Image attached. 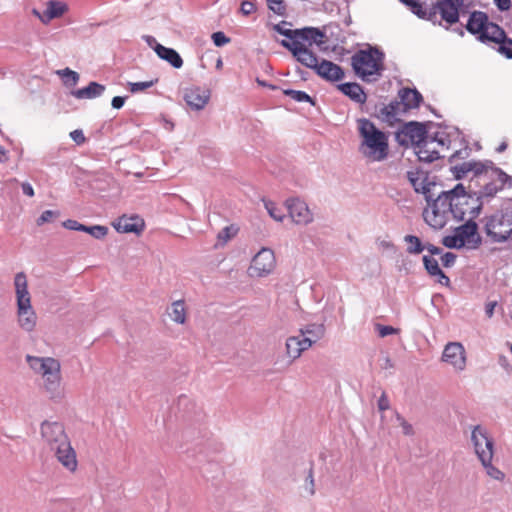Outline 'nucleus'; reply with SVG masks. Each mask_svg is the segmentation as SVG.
Wrapping results in <instances>:
<instances>
[{"label":"nucleus","mask_w":512,"mask_h":512,"mask_svg":"<svg viewBox=\"0 0 512 512\" xmlns=\"http://www.w3.org/2000/svg\"><path fill=\"white\" fill-rule=\"evenodd\" d=\"M502 190V187H498L494 182H489L483 186L478 192H473L476 201L483 200L484 198L494 197L498 191Z\"/></svg>","instance_id":"4c0bfd02"},{"label":"nucleus","mask_w":512,"mask_h":512,"mask_svg":"<svg viewBox=\"0 0 512 512\" xmlns=\"http://www.w3.org/2000/svg\"><path fill=\"white\" fill-rule=\"evenodd\" d=\"M456 201L451 197L447 191H441L435 198L431 206V211L425 209L423 217L425 222L434 230H440L445 227L448 221L449 214H456L461 217L462 213L457 208Z\"/></svg>","instance_id":"7ed1b4c3"},{"label":"nucleus","mask_w":512,"mask_h":512,"mask_svg":"<svg viewBox=\"0 0 512 512\" xmlns=\"http://www.w3.org/2000/svg\"><path fill=\"white\" fill-rule=\"evenodd\" d=\"M434 12L433 17L422 18L423 20H427L432 24H440V21L437 20V14L439 13L441 19L444 20L448 25L456 24L459 21V9L458 4H456L453 0H439L435 4L432 5L429 9H426V13Z\"/></svg>","instance_id":"1a4fd4ad"},{"label":"nucleus","mask_w":512,"mask_h":512,"mask_svg":"<svg viewBox=\"0 0 512 512\" xmlns=\"http://www.w3.org/2000/svg\"><path fill=\"white\" fill-rule=\"evenodd\" d=\"M484 222L483 231L489 238L491 243H505L511 239L512 227L502 231V228L508 226V221L512 219L507 218V215L502 211H497L489 216H485L482 220Z\"/></svg>","instance_id":"0eeeda50"},{"label":"nucleus","mask_w":512,"mask_h":512,"mask_svg":"<svg viewBox=\"0 0 512 512\" xmlns=\"http://www.w3.org/2000/svg\"><path fill=\"white\" fill-rule=\"evenodd\" d=\"M183 98L192 110L199 111L208 103L210 99V91L198 86L186 88Z\"/></svg>","instance_id":"dca6fc26"},{"label":"nucleus","mask_w":512,"mask_h":512,"mask_svg":"<svg viewBox=\"0 0 512 512\" xmlns=\"http://www.w3.org/2000/svg\"><path fill=\"white\" fill-rule=\"evenodd\" d=\"M442 244L446 248H449V249H457V250H459V249L465 248L464 247V243L460 242V240L457 237L455 232L452 235H447V236L443 237Z\"/></svg>","instance_id":"de8ad7c7"},{"label":"nucleus","mask_w":512,"mask_h":512,"mask_svg":"<svg viewBox=\"0 0 512 512\" xmlns=\"http://www.w3.org/2000/svg\"><path fill=\"white\" fill-rule=\"evenodd\" d=\"M465 143L464 149L456 150L449 158L448 162L453 163L457 159H465L470 155V148L468 147V143L463 139Z\"/></svg>","instance_id":"4d7b16f0"},{"label":"nucleus","mask_w":512,"mask_h":512,"mask_svg":"<svg viewBox=\"0 0 512 512\" xmlns=\"http://www.w3.org/2000/svg\"><path fill=\"white\" fill-rule=\"evenodd\" d=\"M172 321L177 324H184L186 321L185 303L183 300L174 301L168 310Z\"/></svg>","instance_id":"2f4dec72"},{"label":"nucleus","mask_w":512,"mask_h":512,"mask_svg":"<svg viewBox=\"0 0 512 512\" xmlns=\"http://www.w3.org/2000/svg\"><path fill=\"white\" fill-rule=\"evenodd\" d=\"M384 53L378 47L360 49L351 57L354 73L365 82H374L384 70Z\"/></svg>","instance_id":"f03ea898"},{"label":"nucleus","mask_w":512,"mask_h":512,"mask_svg":"<svg viewBox=\"0 0 512 512\" xmlns=\"http://www.w3.org/2000/svg\"><path fill=\"white\" fill-rule=\"evenodd\" d=\"M55 456L64 468L70 472H75L78 461L75 450H56Z\"/></svg>","instance_id":"c756f323"},{"label":"nucleus","mask_w":512,"mask_h":512,"mask_svg":"<svg viewBox=\"0 0 512 512\" xmlns=\"http://www.w3.org/2000/svg\"><path fill=\"white\" fill-rule=\"evenodd\" d=\"M328 41L325 30H321L318 27L307 26L298 28L297 40L295 42L307 43L308 46L316 44L320 49H326L324 45Z\"/></svg>","instance_id":"2eb2a0df"},{"label":"nucleus","mask_w":512,"mask_h":512,"mask_svg":"<svg viewBox=\"0 0 512 512\" xmlns=\"http://www.w3.org/2000/svg\"><path fill=\"white\" fill-rule=\"evenodd\" d=\"M468 166L470 168V172L474 173V176H479L485 170H487V164H482L481 161H477V160L468 161Z\"/></svg>","instance_id":"13d9d810"},{"label":"nucleus","mask_w":512,"mask_h":512,"mask_svg":"<svg viewBox=\"0 0 512 512\" xmlns=\"http://www.w3.org/2000/svg\"><path fill=\"white\" fill-rule=\"evenodd\" d=\"M17 297L18 322L22 329L30 332L36 325V314L31 306V298L27 288V278L24 272H19L14 277Z\"/></svg>","instance_id":"20e7f679"},{"label":"nucleus","mask_w":512,"mask_h":512,"mask_svg":"<svg viewBox=\"0 0 512 512\" xmlns=\"http://www.w3.org/2000/svg\"><path fill=\"white\" fill-rule=\"evenodd\" d=\"M59 211L57 210H45L41 213V215L37 219V225L41 226L46 222H49L52 218L59 216Z\"/></svg>","instance_id":"bf43d9fd"},{"label":"nucleus","mask_w":512,"mask_h":512,"mask_svg":"<svg viewBox=\"0 0 512 512\" xmlns=\"http://www.w3.org/2000/svg\"><path fill=\"white\" fill-rule=\"evenodd\" d=\"M395 423L402 428V433L405 436H413L414 429L413 426L406 421V419L397 411H394Z\"/></svg>","instance_id":"49530a36"},{"label":"nucleus","mask_w":512,"mask_h":512,"mask_svg":"<svg viewBox=\"0 0 512 512\" xmlns=\"http://www.w3.org/2000/svg\"><path fill=\"white\" fill-rule=\"evenodd\" d=\"M285 204L294 223L306 225L312 222L313 214L303 200L291 197L286 200Z\"/></svg>","instance_id":"ddd939ff"},{"label":"nucleus","mask_w":512,"mask_h":512,"mask_svg":"<svg viewBox=\"0 0 512 512\" xmlns=\"http://www.w3.org/2000/svg\"><path fill=\"white\" fill-rule=\"evenodd\" d=\"M359 135L362 139L360 152L372 162L385 160L389 154L388 136L369 119L358 120Z\"/></svg>","instance_id":"f257e3e1"},{"label":"nucleus","mask_w":512,"mask_h":512,"mask_svg":"<svg viewBox=\"0 0 512 512\" xmlns=\"http://www.w3.org/2000/svg\"><path fill=\"white\" fill-rule=\"evenodd\" d=\"M157 82L158 79L143 82H128V86L131 93H138L152 87Z\"/></svg>","instance_id":"8fccbe9b"},{"label":"nucleus","mask_w":512,"mask_h":512,"mask_svg":"<svg viewBox=\"0 0 512 512\" xmlns=\"http://www.w3.org/2000/svg\"><path fill=\"white\" fill-rule=\"evenodd\" d=\"M211 39L216 47H223L231 41V39L222 31L214 32L211 35Z\"/></svg>","instance_id":"5fc2aeb1"},{"label":"nucleus","mask_w":512,"mask_h":512,"mask_svg":"<svg viewBox=\"0 0 512 512\" xmlns=\"http://www.w3.org/2000/svg\"><path fill=\"white\" fill-rule=\"evenodd\" d=\"M471 441L474 448H481L483 444L485 448H493V440L488 437L486 430L480 425L475 426L472 430Z\"/></svg>","instance_id":"7c9ffc66"},{"label":"nucleus","mask_w":512,"mask_h":512,"mask_svg":"<svg viewBox=\"0 0 512 512\" xmlns=\"http://www.w3.org/2000/svg\"><path fill=\"white\" fill-rule=\"evenodd\" d=\"M418 174H419V172H412V171L407 172V178H408L409 182L411 183V185L413 186L414 191L416 193H420V191H421L420 186L422 184V181H420Z\"/></svg>","instance_id":"e2e57ef3"},{"label":"nucleus","mask_w":512,"mask_h":512,"mask_svg":"<svg viewBox=\"0 0 512 512\" xmlns=\"http://www.w3.org/2000/svg\"><path fill=\"white\" fill-rule=\"evenodd\" d=\"M263 202L270 217H272L276 221L283 220L284 213L281 208L277 207L276 203H274L271 200H263Z\"/></svg>","instance_id":"37998d69"},{"label":"nucleus","mask_w":512,"mask_h":512,"mask_svg":"<svg viewBox=\"0 0 512 512\" xmlns=\"http://www.w3.org/2000/svg\"><path fill=\"white\" fill-rule=\"evenodd\" d=\"M478 458L482 462L484 467H490L493 459V450H475Z\"/></svg>","instance_id":"6e6d98bb"},{"label":"nucleus","mask_w":512,"mask_h":512,"mask_svg":"<svg viewBox=\"0 0 512 512\" xmlns=\"http://www.w3.org/2000/svg\"><path fill=\"white\" fill-rule=\"evenodd\" d=\"M285 24H286V21H282L281 23L274 25L273 29L280 35L286 37L288 39L287 41L295 42L297 40L298 28L297 29H287V28L283 27V25H285Z\"/></svg>","instance_id":"79ce46f5"},{"label":"nucleus","mask_w":512,"mask_h":512,"mask_svg":"<svg viewBox=\"0 0 512 512\" xmlns=\"http://www.w3.org/2000/svg\"><path fill=\"white\" fill-rule=\"evenodd\" d=\"M69 136L77 145H82L86 141V137L82 129H75L71 131Z\"/></svg>","instance_id":"338daca9"},{"label":"nucleus","mask_w":512,"mask_h":512,"mask_svg":"<svg viewBox=\"0 0 512 512\" xmlns=\"http://www.w3.org/2000/svg\"><path fill=\"white\" fill-rule=\"evenodd\" d=\"M285 346L286 354L289 357V363L291 364L293 361L298 359L304 351L311 348V341L303 339L300 334L298 336L288 337Z\"/></svg>","instance_id":"6ab92c4d"},{"label":"nucleus","mask_w":512,"mask_h":512,"mask_svg":"<svg viewBox=\"0 0 512 512\" xmlns=\"http://www.w3.org/2000/svg\"><path fill=\"white\" fill-rule=\"evenodd\" d=\"M377 406H378L379 411H381V412L390 409V401L387 397L386 392H384V391L382 392L381 396L379 397V399L377 401Z\"/></svg>","instance_id":"774afa93"},{"label":"nucleus","mask_w":512,"mask_h":512,"mask_svg":"<svg viewBox=\"0 0 512 512\" xmlns=\"http://www.w3.org/2000/svg\"><path fill=\"white\" fill-rule=\"evenodd\" d=\"M450 172L452 173L454 179L461 180L465 177V175L470 172V168L468 166V162H463L459 165L452 166L450 168Z\"/></svg>","instance_id":"3c124183"},{"label":"nucleus","mask_w":512,"mask_h":512,"mask_svg":"<svg viewBox=\"0 0 512 512\" xmlns=\"http://www.w3.org/2000/svg\"><path fill=\"white\" fill-rule=\"evenodd\" d=\"M255 11H256V5H255V3L253 1L243 0L241 2L240 12L244 16H248V15L252 14Z\"/></svg>","instance_id":"0e129e2a"},{"label":"nucleus","mask_w":512,"mask_h":512,"mask_svg":"<svg viewBox=\"0 0 512 512\" xmlns=\"http://www.w3.org/2000/svg\"><path fill=\"white\" fill-rule=\"evenodd\" d=\"M105 89L103 84L92 81L86 87L72 91V95L77 99H94L100 97Z\"/></svg>","instance_id":"cd10ccee"},{"label":"nucleus","mask_w":512,"mask_h":512,"mask_svg":"<svg viewBox=\"0 0 512 512\" xmlns=\"http://www.w3.org/2000/svg\"><path fill=\"white\" fill-rule=\"evenodd\" d=\"M319 77L329 82H337L344 78V69L332 61L322 59L314 71Z\"/></svg>","instance_id":"f3484780"},{"label":"nucleus","mask_w":512,"mask_h":512,"mask_svg":"<svg viewBox=\"0 0 512 512\" xmlns=\"http://www.w3.org/2000/svg\"><path fill=\"white\" fill-rule=\"evenodd\" d=\"M41 435L44 443L50 448H72L64 426L59 422H42Z\"/></svg>","instance_id":"6e6552de"},{"label":"nucleus","mask_w":512,"mask_h":512,"mask_svg":"<svg viewBox=\"0 0 512 512\" xmlns=\"http://www.w3.org/2000/svg\"><path fill=\"white\" fill-rule=\"evenodd\" d=\"M436 186V182L434 180H429L428 175L424 177L422 180V184L420 186V193L423 194L429 208H431L432 204L435 201L437 195L433 192V187Z\"/></svg>","instance_id":"f704fd0d"},{"label":"nucleus","mask_w":512,"mask_h":512,"mask_svg":"<svg viewBox=\"0 0 512 512\" xmlns=\"http://www.w3.org/2000/svg\"><path fill=\"white\" fill-rule=\"evenodd\" d=\"M299 331L303 339H308L311 341L312 347L313 344H315L325 336L326 328L324 322L309 323L300 328Z\"/></svg>","instance_id":"bb28decb"},{"label":"nucleus","mask_w":512,"mask_h":512,"mask_svg":"<svg viewBox=\"0 0 512 512\" xmlns=\"http://www.w3.org/2000/svg\"><path fill=\"white\" fill-rule=\"evenodd\" d=\"M337 89L355 103L364 104L367 101L363 87L356 82L340 83L337 85Z\"/></svg>","instance_id":"b1692460"},{"label":"nucleus","mask_w":512,"mask_h":512,"mask_svg":"<svg viewBox=\"0 0 512 512\" xmlns=\"http://www.w3.org/2000/svg\"><path fill=\"white\" fill-rule=\"evenodd\" d=\"M81 232L88 233L95 239H103L108 234V228L103 225L87 226L83 224Z\"/></svg>","instance_id":"ea45409f"},{"label":"nucleus","mask_w":512,"mask_h":512,"mask_svg":"<svg viewBox=\"0 0 512 512\" xmlns=\"http://www.w3.org/2000/svg\"><path fill=\"white\" fill-rule=\"evenodd\" d=\"M113 226L119 233H135L138 235L144 230L145 224L139 216H122Z\"/></svg>","instance_id":"4be33fe9"},{"label":"nucleus","mask_w":512,"mask_h":512,"mask_svg":"<svg viewBox=\"0 0 512 512\" xmlns=\"http://www.w3.org/2000/svg\"><path fill=\"white\" fill-rule=\"evenodd\" d=\"M428 143L415 146V153L420 162L432 163L440 158V154L436 150H429Z\"/></svg>","instance_id":"72a5a7b5"},{"label":"nucleus","mask_w":512,"mask_h":512,"mask_svg":"<svg viewBox=\"0 0 512 512\" xmlns=\"http://www.w3.org/2000/svg\"><path fill=\"white\" fill-rule=\"evenodd\" d=\"M422 261L428 275H430L431 277H437V282L440 283L441 285H450L449 277L441 270L438 261L435 258L429 255H424Z\"/></svg>","instance_id":"393cba45"},{"label":"nucleus","mask_w":512,"mask_h":512,"mask_svg":"<svg viewBox=\"0 0 512 512\" xmlns=\"http://www.w3.org/2000/svg\"><path fill=\"white\" fill-rule=\"evenodd\" d=\"M451 133L448 132V133H445V132H436L434 133V135L432 136H429L428 135V144L429 143H433V142H436L438 145L440 146H445L447 148L450 147L451 145Z\"/></svg>","instance_id":"c03bdc74"},{"label":"nucleus","mask_w":512,"mask_h":512,"mask_svg":"<svg viewBox=\"0 0 512 512\" xmlns=\"http://www.w3.org/2000/svg\"><path fill=\"white\" fill-rule=\"evenodd\" d=\"M238 232V228L234 225L226 226L221 229L217 235V239L221 244H226Z\"/></svg>","instance_id":"a18cd8bd"},{"label":"nucleus","mask_w":512,"mask_h":512,"mask_svg":"<svg viewBox=\"0 0 512 512\" xmlns=\"http://www.w3.org/2000/svg\"><path fill=\"white\" fill-rule=\"evenodd\" d=\"M65 79L64 83L66 85L75 86L79 81V74L76 71L71 70L70 68H65L62 71L58 72Z\"/></svg>","instance_id":"09e8293b"},{"label":"nucleus","mask_w":512,"mask_h":512,"mask_svg":"<svg viewBox=\"0 0 512 512\" xmlns=\"http://www.w3.org/2000/svg\"><path fill=\"white\" fill-rule=\"evenodd\" d=\"M155 48L157 56L173 68L180 69L183 66V59L174 48L165 47L164 45H157Z\"/></svg>","instance_id":"a878e982"},{"label":"nucleus","mask_w":512,"mask_h":512,"mask_svg":"<svg viewBox=\"0 0 512 512\" xmlns=\"http://www.w3.org/2000/svg\"><path fill=\"white\" fill-rule=\"evenodd\" d=\"M456 259H457V255L453 252H445L441 256V262L445 268H450V267L454 266Z\"/></svg>","instance_id":"69168bd1"},{"label":"nucleus","mask_w":512,"mask_h":512,"mask_svg":"<svg viewBox=\"0 0 512 512\" xmlns=\"http://www.w3.org/2000/svg\"><path fill=\"white\" fill-rule=\"evenodd\" d=\"M460 242L468 250H477L483 243V239L478 232V224L473 219H468L464 224L454 229Z\"/></svg>","instance_id":"f8f14e48"},{"label":"nucleus","mask_w":512,"mask_h":512,"mask_svg":"<svg viewBox=\"0 0 512 512\" xmlns=\"http://www.w3.org/2000/svg\"><path fill=\"white\" fill-rule=\"evenodd\" d=\"M283 94L290 97L291 99H293L294 101L296 102H307V103H310L311 105H315V101L314 99L308 95L305 91H301V90H294V89H284L283 90Z\"/></svg>","instance_id":"58836bf2"},{"label":"nucleus","mask_w":512,"mask_h":512,"mask_svg":"<svg viewBox=\"0 0 512 512\" xmlns=\"http://www.w3.org/2000/svg\"><path fill=\"white\" fill-rule=\"evenodd\" d=\"M436 126L441 129L448 128L445 123L417 122L410 121L403 125V128L396 132L395 140L400 146L407 147L409 144L414 147L424 143H428V128Z\"/></svg>","instance_id":"423d86ee"},{"label":"nucleus","mask_w":512,"mask_h":512,"mask_svg":"<svg viewBox=\"0 0 512 512\" xmlns=\"http://www.w3.org/2000/svg\"><path fill=\"white\" fill-rule=\"evenodd\" d=\"M465 29L479 42L488 46H491V40L497 39L503 33L502 27L490 21L486 12L479 10L470 13Z\"/></svg>","instance_id":"39448f33"},{"label":"nucleus","mask_w":512,"mask_h":512,"mask_svg":"<svg viewBox=\"0 0 512 512\" xmlns=\"http://www.w3.org/2000/svg\"><path fill=\"white\" fill-rule=\"evenodd\" d=\"M494 172L498 175V180L501 182L502 189L504 187L511 188L512 187V176L508 175L501 168L495 167Z\"/></svg>","instance_id":"864d4df0"},{"label":"nucleus","mask_w":512,"mask_h":512,"mask_svg":"<svg viewBox=\"0 0 512 512\" xmlns=\"http://www.w3.org/2000/svg\"><path fill=\"white\" fill-rule=\"evenodd\" d=\"M398 96V101L402 106V112L418 108L423 101L422 94L415 88H401L398 92Z\"/></svg>","instance_id":"412c9836"},{"label":"nucleus","mask_w":512,"mask_h":512,"mask_svg":"<svg viewBox=\"0 0 512 512\" xmlns=\"http://www.w3.org/2000/svg\"><path fill=\"white\" fill-rule=\"evenodd\" d=\"M67 10V4L56 0H50L47 2V8L43 15H41L37 9H33V14L46 24L52 19L61 17Z\"/></svg>","instance_id":"5701e85b"},{"label":"nucleus","mask_w":512,"mask_h":512,"mask_svg":"<svg viewBox=\"0 0 512 512\" xmlns=\"http://www.w3.org/2000/svg\"><path fill=\"white\" fill-rule=\"evenodd\" d=\"M402 4L409 8V10L416 15L418 18H429L433 17L434 12L426 13V8L419 0H399Z\"/></svg>","instance_id":"c9c22d12"},{"label":"nucleus","mask_w":512,"mask_h":512,"mask_svg":"<svg viewBox=\"0 0 512 512\" xmlns=\"http://www.w3.org/2000/svg\"><path fill=\"white\" fill-rule=\"evenodd\" d=\"M26 361L35 373L41 374L42 376L60 367V362L52 357H37L27 355Z\"/></svg>","instance_id":"a211bd4d"},{"label":"nucleus","mask_w":512,"mask_h":512,"mask_svg":"<svg viewBox=\"0 0 512 512\" xmlns=\"http://www.w3.org/2000/svg\"><path fill=\"white\" fill-rule=\"evenodd\" d=\"M402 112V106L397 99L391 101L388 105H384L379 110L378 117L387 123L397 121L396 116Z\"/></svg>","instance_id":"c85d7f7f"},{"label":"nucleus","mask_w":512,"mask_h":512,"mask_svg":"<svg viewBox=\"0 0 512 512\" xmlns=\"http://www.w3.org/2000/svg\"><path fill=\"white\" fill-rule=\"evenodd\" d=\"M468 199L469 198H459L457 199L456 201H453L454 203H457V208L460 210V212L462 213L461 217L456 215V214H452V217L456 220V221H463L464 218H465V215H466V209H465V206L468 204Z\"/></svg>","instance_id":"052dcab7"},{"label":"nucleus","mask_w":512,"mask_h":512,"mask_svg":"<svg viewBox=\"0 0 512 512\" xmlns=\"http://www.w3.org/2000/svg\"><path fill=\"white\" fill-rule=\"evenodd\" d=\"M447 193L453 197V199L457 200L459 198H474L475 195L473 192H469L466 190V187L462 183L456 184L452 189L447 190Z\"/></svg>","instance_id":"a19ab883"},{"label":"nucleus","mask_w":512,"mask_h":512,"mask_svg":"<svg viewBox=\"0 0 512 512\" xmlns=\"http://www.w3.org/2000/svg\"><path fill=\"white\" fill-rule=\"evenodd\" d=\"M376 330L378 332V335L382 338L396 334L398 332V329L388 326V325H382V324H376Z\"/></svg>","instance_id":"680f3d73"},{"label":"nucleus","mask_w":512,"mask_h":512,"mask_svg":"<svg viewBox=\"0 0 512 512\" xmlns=\"http://www.w3.org/2000/svg\"><path fill=\"white\" fill-rule=\"evenodd\" d=\"M276 260L274 252L269 248H262L252 259L248 269L252 277H265L275 268Z\"/></svg>","instance_id":"9b49d317"},{"label":"nucleus","mask_w":512,"mask_h":512,"mask_svg":"<svg viewBox=\"0 0 512 512\" xmlns=\"http://www.w3.org/2000/svg\"><path fill=\"white\" fill-rule=\"evenodd\" d=\"M498 45V52L504 55L508 59H512V39L507 37L505 30L503 29L502 35L497 36V39L491 40V45Z\"/></svg>","instance_id":"473e14b6"},{"label":"nucleus","mask_w":512,"mask_h":512,"mask_svg":"<svg viewBox=\"0 0 512 512\" xmlns=\"http://www.w3.org/2000/svg\"><path fill=\"white\" fill-rule=\"evenodd\" d=\"M404 241L408 244L406 251L408 254L417 255L425 250L421 239L416 235H406Z\"/></svg>","instance_id":"e433bc0d"},{"label":"nucleus","mask_w":512,"mask_h":512,"mask_svg":"<svg viewBox=\"0 0 512 512\" xmlns=\"http://www.w3.org/2000/svg\"><path fill=\"white\" fill-rule=\"evenodd\" d=\"M281 46L286 48L292 54L293 58L301 65L315 71L319 64L317 55L305 44L299 42H290L281 40Z\"/></svg>","instance_id":"9d476101"},{"label":"nucleus","mask_w":512,"mask_h":512,"mask_svg":"<svg viewBox=\"0 0 512 512\" xmlns=\"http://www.w3.org/2000/svg\"><path fill=\"white\" fill-rule=\"evenodd\" d=\"M268 8L278 16L286 15V6L283 0H267Z\"/></svg>","instance_id":"603ef678"},{"label":"nucleus","mask_w":512,"mask_h":512,"mask_svg":"<svg viewBox=\"0 0 512 512\" xmlns=\"http://www.w3.org/2000/svg\"><path fill=\"white\" fill-rule=\"evenodd\" d=\"M442 361L452 365L458 371H463L466 367L464 346L460 342L446 344L442 353Z\"/></svg>","instance_id":"4468645a"},{"label":"nucleus","mask_w":512,"mask_h":512,"mask_svg":"<svg viewBox=\"0 0 512 512\" xmlns=\"http://www.w3.org/2000/svg\"><path fill=\"white\" fill-rule=\"evenodd\" d=\"M61 366L54 369L52 372L42 376L44 379V387L46 392L49 394L50 399L59 400L63 396V390L61 388Z\"/></svg>","instance_id":"aec40b11"}]
</instances>
